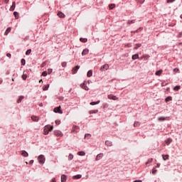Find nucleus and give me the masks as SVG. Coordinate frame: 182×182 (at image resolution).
<instances>
[{
    "mask_svg": "<svg viewBox=\"0 0 182 182\" xmlns=\"http://www.w3.org/2000/svg\"><path fill=\"white\" fill-rule=\"evenodd\" d=\"M176 0H167L168 4H172V2H174Z\"/></svg>",
    "mask_w": 182,
    "mask_h": 182,
    "instance_id": "09e8293b",
    "label": "nucleus"
},
{
    "mask_svg": "<svg viewBox=\"0 0 182 182\" xmlns=\"http://www.w3.org/2000/svg\"><path fill=\"white\" fill-rule=\"evenodd\" d=\"M29 164H33V160H31Z\"/></svg>",
    "mask_w": 182,
    "mask_h": 182,
    "instance_id": "13d9d810",
    "label": "nucleus"
},
{
    "mask_svg": "<svg viewBox=\"0 0 182 182\" xmlns=\"http://www.w3.org/2000/svg\"><path fill=\"white\" fill-rule=\"evenodd\" d=\"M16 6V4L15 3V1H13L12 6H11V8H10V11H11V12H14V11H15Z\"/></svg>",
    "mask_w": 182,
    "mask_h": 182,
    "instance_id": "1a4fd4ad",
    "label": "nucleus"
},
{
    "mask_svg": "<svg viewBox=\"0 0 182 182\" xmlns=\"http://www.w3.org/2000/svg\"><path fill=\"white\" fill-rule=\"evenodd\" d=\"M116 5L114 4H111L109 5V9H114L115 8Z\"/></svg>",
    "mask_w": 182,
    "mask_h": 182,
    "instance_id": "c756f323",
    "label": "nucleus"
},
{
    "mask_svg": "<svg viewBox=\"0 0 182 182\" xmlns=\"http://www.w3.org/2000/svg\"><path fill=\"white\" fill-rule=\"evenodd\" d=\"M160 73H161V70H160Z\"/></svg>",
    "mask_w": 182,
    "mask_h": 182,
    "instance_id": "338daca9",
    "label": "nucleus"
},
{
    "mask_svg": "<svg viewBox=\"0 0 182 182\" xmlns=\"http://www.w3.org/2000/svg\"><path fill=\"white\" fill-rule=\"evenodd\" d=\"M99 103H100V100H98L97 102H92L90 103V105L91 106H95V105H99Z\"/></svg>",
    "mask_w": 182,
    "mask_h": 182,
    "instance_id": "dca6fc26",
    "label": "nucleus"
},
{
    "mask_svg": "<svg viewBox=\"0 0 182 182\" xmlns=\"http://www.w3.org/2000/svg\"><path fill=\"white\" fill-rule=\"evenodd\" d=\"M11 27L7 28V29L6 30V31L4 33V35H6V36L8 35V33H9V32H11Z\"/></svg>",
    "mask_w": 182,
    "mask_h": 182,
    "instance_id": "aec40b11",
    "label": "nucleus"
},
{
    "mask_svg": "<svg viewBox=\"0 0 182 182\" xmlns=\"http://www.w3.org/2000/svg\"><path fill=\"white\" fill-rule=\"evenodd\" d=\"M52 72H53V70H52V69L49 68V69L48 70V75H50V73H52Z\"/></svg>",
    "mask_w": 182,
    "mask_h": 182,
    "instance_id": "de8ad7c7",
    "label": "nucleus"
},
{
    "mask_svg": "<svg viewBox=\"0 0 182 182\" xmlns=\"http://www.w3.org/2000/svg\"><path fill=\"white\" fill-rule=\"evenodd\" d=\"M86 82H84L82 85H81V87L82 89H84V90H89V87L85 84Z\"/></svg>",
    "mask_w": 182,
    "mask_h": 182,
    "instance_id": "0eeeda50",
    "label": "nucleus"
},
{
    "mask_svg": "<svg viewBox=\"0 0 182 182\" xmlns=\"http://www.w3.org/2000/svg\"><path fill=\"white\" fill-rule=\"evenodd\" d=\"M14 15L16 19H18V18H19V13L14 11Z\"/></svg>",
    "mask_w": 182,
    "mask_h": 182,
    "instance_id": "5701e85b",
    "label": "nucleus"
},
{
    "mask_svg": "<svg viewBox=\"0 0 182 182\" xmlns=\"http://www.w3.org/2000/svg\"><path fill=\"white\" fill-rule=\"evenodd\" d=\"M97 112H99V110H97V109L91 110V111H90V114H93L95 113H97Z\"/></svg>",
    "mask_w": 182,
    "mask_h": 182,
    "instance_id": "7c9ffc66",
    "label": "nucleus"
},
{
    "mask_svg": "<svg viewBox=\"0 0 182 182\" xmlns=\"http://www.w3.org/2000/svg\"><path fill=\"white\" fill-rule=\"evenodd\" d=\"M149 58H150V56H149V55H143L141 57V59H144L145 60H147V59H149Z\"/></svg>",
    "mask_w": 182,
    "mask_h": 182,
    "instance_id": "72a5a7b5",
    "label": "nucleus"
},
{
    "mask_svg": "<svg viewBox=\"0 0 182 182\" xmlns=\"http://www.w3.org/2000/svg\"><path fill=\"white\" fill-rule=\"evenodd\" d=\"M73 178H75L76 180H78L79 178H82V175H76L73 177Z\"/></svg>",
    "mask_w": 182,
    "mask_h": 182,
    "instance_id": "bb28decb",
    "label": "nucleus"
},
{
    "mask_svg": "<svg viewBox=\"0 0 182 182\" xmlns=\"http://www.w3.org/2000/svg\"><path fill=\"white\" fill-rule=\"evenodd\" d=\"M21 154L23 156V157H28V156H29V154H28L26 151H21Z\"/></svg>",
    "mask_w": 182,
    "mask_h": 182,
    "instance_id": "9b49d317",
    "label": "nucleus"
},
{
    "mask_svg": "<svg viewBox=\"0 0 182 182\" xmlns=\"http://www.w3.org/2000/svg\"><path fill=\"white\" fill-rule=\"evenodd\" d=\"M53 112L55 113H60V114H62V113H63L62 112V110H60V107H57L54 108Z\"/></svg>",
    "mask_w": 182,
    "mask_h": 182,
    "instance_id": "423d86ee",
    "label": "nucleus"
},
{
    "mask_svg": "<svg viewBox=\"0 0 182 182\" xmlns=\"http://www.w3.org/2000/svg\"><path fill=\"white\" fill-rule=\"evenodd\" d=\"M55 134L58 137H62V136H63V134H62V132H60V131H55Z\"/></svg>",
    "mask_w": 182,
    "mask_h": 182,
    "instance_id": "9d476101",
    "label": "nucleus"
},
{
    "mask_svg": "<svg viewBox=\"0 0 182 182\" xmlns=\"http://www.w3.org/2000/svg\"><path fill=\"white\" fill-rule=\"evenodd\" d=\"M105 144H106V146H108L109 147H110V146H112V141H106Z\"/></svg>",
    "mask_w": 182,
    "mask_h": 182,
    "instance_id": "a878e982",
    "label": "nucleus"
},
{
    "mask_svg": "<svg viewBox=\"0 0 182 182\" xmlns=\"http://www.w3.org/2000/svg\"><path fill=\"white\" fill-rule=\"evenodd\" d=\"M181 19H182V14L180 16Z\"/></svg>",
    "mask_w": 182,
    "mask_h": 182,
    "instance_id": "69168bd1",
    "label": "nucleus"
},
{
    "mask_svg": "<svg viewBox=\"0 0 182 182\" xmlns=\"http://www.w3.org/2000/svg\"><path fill=\"white\" fill-rule=\"evenodd\" d=\"M31 119L33 120V122H38L39 121V117L32 116Z\"/></svg>",
    "mask_w": 182,
    "mask_h": 182,
    "instance_id": "4468645a",
    "label": "nucleus"
},
{
    "mask_svg": "<svg viewBox=\"0 0 182 182\" xmlns=\"http://www.w3.org/2000/svg\"><path fill=\"white\" fill-rule=\"evenodd\" d=\"M48 89H49V84L44 86L43 90H48Z\"/></svg>",
    "mask_w": 182,
    "mask_h": 182,
    "instance_id": "58836bf2",
    "label": "nucleus"
},
{
    "mask_svg": "<svg viewBox=\"0 0 182 182\" xmlns=\"http://www.w3.org/2000/svg\"><path fill=\"white\" fill-rule=\"evenodd\" d=\"M87 53H89V49L85 48L82 50V55L85 56V55H87Z\"/></svg>",
    "mask_w": 182,
    "mask_h": 182,
    "instance_id": "f8f14e48",
    "label": "nucleus"
},
{
    "mask_svg": "<svg viewBox=\"0 0 182 182\" xmlns=\"http://www.w3.org/2000/svg\"><path fill=\"white\" fill-rule=\"evenodd\" d=\"M41 76H44V77L48 76V72L46 71L43 72Z\"/></svg>",
    "mask_w": 182,
    "mask_h": 182,
    "instance_id": "4c0bfd02",
    "label": "nucleus"
},
{
    "mask_svg": "<svg viewBox=\"0 0 182 182\" xmlns=\"http://www.w3.org/2000/svg\"><path fill=\"white\" fill-rule=\"evenodd\" d=\"M2 83V80H0V85Z\"/></svg>",
    "mask_w": 182,
    "mask_h": 182,
    "instance_id": "0e129e2a",
    "label": "nucleus"
},
{
    "mask_svg": "<svg viewBox=\"0 0 182 182\" xmlns=\"http://www.w3.org/2000/svg\"><path fill=\"white\" fill-rule=\"evenodd\" d=\"M52 182H56V178H53Z\"/></svg>",
    "mask_w": 182,
    "mask_h": 182,
    "instance_id": "052dcab7",
    "label": "nucleus"
},
{
    "mask_svg": "<svg viewBox=\"0 0 182 182\" xmlns=\"http://www.w3.org/2000/svg\"><path fill=\"white\" fill-rule=\"evenodd\" d=\"M156 76H160V70L156 71Z\"/></svg>",
    "mask_w": 182,
    "mask_h": 182,
    "instance_id": "3c124183",
    "label": "nucleus"
},
{
    "mask_svg": "<svg viewBox=\"0 0 182 182\" xmlns=\"http://www.w3.org/2000/svg\"><path fill=\"white\" fill-rule=\"evenodd\" d=\"M140 126V122H135L134 123V127H139Z\"/></svg>",
    "mask_w": 182,
    "mask_h": 182,
    "instance_id": "393cba45",
    "label": "nucleus"
},
{
    "mask_svg": "<svg viewBox=\"0 0 182 182\" xmlns=\"http://www.w3.org/2000/svg\"><path fill=\"white\" fill-rule=\"evenodd\" d=\"M80 42H82L83 43H86V42H87V38H80Z\"/></svg>",
    "mask_w": 182,
    "mask_h": 182,
    "instance_id": "b1692460",
    "label": "nucleus"
},
{
    "mask_svg": "<svg viewBox=\"0 0 182 182\" xmlns=\"http://www.w3.org/2000/svg\"><path fill=\"white\" fill-rule=\"evenodd\" d=\"M38 160L40 164H45V161H46V159H45V156H43V155H40V156H38Z\"/></svg>",
    "mask_w": 182,
    "mask_h": 182,
    "instance_id": "f03ea898",
    "label": "nucleus"
},
{
    "mask_svg": "<svg viewBox=\"0 0 182 182\" xmlns=\"http://www.w3.org/2000/svg\"><path fill=\"white\" fill-rule=\"evenodd\" d=\"M127 23H128L129 25H132V23H134V20H132V21H129L127 22Z\"/></svg>",
    "mask_w": 182,
    "mask_h": 182,
    "instance_id": "49530a36",
    "label": "nucleus"
},
{
    "mask_svg": "<svg viewBox=\"0 0 182 182\" xmlns=\"http://www.w3.org/2000/svg\"><path fill=\"white\" fill-rule=\"evenodd\" d=\"M136 59H139V54H135L132 55V60H136Z\"/></svg>",
    "mask_w": 182,
    "mask_h": 182,
    "instance_id": "4be33fe9",
    "label": "nucleus"
},
{
    "mask_svg": "<svg viewBox=\"0 0 182 182\" xmlns=\"http://www.w3.org/2000/svg\"><path fill=\"white\" fill-rule=\"evenodd\" d=\"M5 4H9V0H4Z\"/></svg>",
    "mask_w": 182,
    "mask_h": 182,
    "instance_id": "4d7b16f0",
    "label": "nucleus"
},
{
    "mask_svg": "<svg viewBox=\"0 0 182 182\" xmlns=\"http://www.w3.org/2000/svg\"><path fill=\"white\" fill-rule=\"evenodd\" d=\"M68 160H73V154H70L68 156Z\"/></svg>",
    "mask_w": 182,
    "mask_h": 182,
    "instance_id": "f704fd0d",
    "label": "nucleus"
},
{
    "mask_svg": "<svg viewBox=\"0 0 182 182\" xmlns=\"http://www.w3.org/2000/svg\"><path fill=\"white\" fill-rule=\"evenodd\" d=\"M143 28H139L138 30L132 31V33H136L137 32H139V31H141Z\"/></svg>",
    "mask_w": 182,
    "mask_h": 182,
    "instance_id": "ea45409f",
    "label": "nucleus"
},
{
    "mask_svg": "<svg viewBox=\"0 0 182 182\" xmlns=\"http://www.w3.org/2000/svg\"><path fill=\"white\" fill-rule=\"evenodd\" d=\"M79 69H80V66L79 65H77L75 68H73L72 70V74L75 75V73H77V70H79Z\"/></svg>",
    "mask_w": 182,
    "mask_h": 182,
    "instance_id": "20e7f679",
    "label": "nucleus"
},
{
    "mask_svg": "<svg viewBox=\"0 0 182 182\" xmlns=\"http://www.w3.org/2000/svg\"><path fill=\"white\" fill-rule=\"evenodd\" d=\"M181 87L180 85H177L173 88V90H175V92H178V90H180Z\"/></svg>",
    "mask_w": 182,
    "mask_h": 182,
    "instance_id": "c85d7f7f",
    "label": "nucleus"
},
{
    "mask_svg": "<svg viewBox=\"0 0 182 182\" xmlns=\"http://www.w3.org/2000/svg\"><path fill=\"white\" fill-rule=\"evenodd\" d=\"M151 161H153V159H149V161H147V162L146 163V165L147 166V164H148V163H151Z\"/></svg>",
    "mask_w": 182,
    "mask_h": 182,
    "instance_id": "864d4df0",
    "label": "nucleus"
},
{
    "mask_svg": "<svg viewBox=\"0 0 182 182\" xmlns=\"http://www.w3.org/2000/svg\"><path fill=\"white\" fill-rule=\"evenodd\" d=\"M24 97L23 96H21L18 100H17V103H21V102H22V100H23Z\"/></svg>",
    "mask_w": 182,
    "mask_h": 182,
    "instance_id": "cd10ccee",
    "label": "nucleus"
},
{
    "mask_svg": "<svg viewBox=\"0 0 182 182\" xmlns=\"http://www.w3.org/2000/svg\"><path fill=\"white\" fill-rule=\"evenodd\" d=\"M58 16H59V18H65V14L62 11H58Z\"/></svg>",
    "mask_w": 182,
    "mask_h": 182,
    "instance_id": "2eb2a0df",
    "label": "nucleus"
},
{
    "mask_svg": "<svg viewBox=\"0 0 182 182\" xmlns=\"http://www.w3.org/2000/svg\"><path fill=\"white\" fill-rule=\"evenodd\" d=\"M39 83H43V80H39Z\"/></svg>",
    "mask_w": 182,
    "mask_h": 182,
    "instance_id": "680f3d73",
    "label": "nucleus"
},
{
    "mask_svg": "<svg viewBox=\"0 0 182 182\" xmlns=\"http://www.w3.org/2000/svg\"><path fill=\"white\" fill-rule=\"evenodd\" d=\"M108 99L111 100H119V97L113 95H108L107 96Z\"/></svg>",
    "mask_w": 182,
    "mask_h": 182,
    "instance_id": "39448f33",
    "label": "nucleus"
},
{
    "mask_svg": "<svg viewBox=\"0 0 182 182\" xmlns=\"http://www.w3.org/2000/svg\"><path fill=\"white\" fill-rule=\"evenodd\" d=\"M79 129V127L73 125V132H75L77 133V130Z\"/></svg>",
    "mask_w": 182,
    "mask_h": 182,
    "instance_id": "f3484780",
    "label": "nucleus"
},
{
    "mask_svg": "<svg viewBox=\"0 0 182 182\" xmlns=\"http://www.w3.org/2000/svg\"><path fill=\"white\" fill-rule=\"evenodd\" d=\"M173 72H175V73H177V72H178V68H175L173 70Z\"/></svg>",
    "mask_w": 182,
    "mask_h": 182,
    "instance_id": "5fc2aeb1",
    "label": "nucleus"
},
{
    "mask_svg": "<svg viewBox=\"0 0 182 182\" xmlns=\"http://www.w3.org/2000/svg\"><path fill=\"white\" fill-rule=\"evenodd\" d=\"M166 102H171L173 100V98L171 97H168L166 98Z\"/></svg>",
    "mask_w": 182,
    "mask_h": 182,
    "instance_id": "2f4dec72",
    "label": "nucleus"
},
{
    "mask_svg": "<svg viewBox=\"0 0 182 182\" xmlns=\"http://www.w3.org/2000/svg\"><path fill=\"white\" fill-rule=\"evenodd\" d=\"M61 182H66V175L61 176Z\"/></svg>",
    "mask_w": 182,
    "mask_h": 182,
    "instance_id": "6ab92c4d",
    "label": "nucleus"
},
{
    "mask_svg": "<svg viewBox=\"0 0 182 182\" xmlns=\"http://www.w3.org/2000/svg\"><path fill=\"white\" fill-rule=\"evenodd\" d=\"M160 120H166V118H164V117H161V118H160Z\"/></svg>",
    "mask_w": 182,
    "mask_h": 182,
    "instance_id": "bf43d9fd",
    "label": "nucleus"
},
{
    "mask_svg": "<svg viewBox=\"0 0 182 182\" xmlns=\"http://www.w3.org/2000/svg\"><path fill=\"white\" fill-rule=\"evenodd\" d=\"M138 2H139V4H143L144 2V0H139Z\"/></svg>",
    "mask_w": 182,
    "mask_h": 182,
    "instance_id": "6e6d98bb",
    "label": "nucleus"
},
{
    "mask_svg": "<svg viewBox=\"0 0 182 182\" xmlns=\"http://www.w3.org/2000/svg\"><path fill=\"white\" fill-rule=\"evenodd\" d=\"M55 124H60V120H55Z\"/></svg>",
    "mask_w": 182,
    "mask_h": 182,
    "instance_id": "603ef678",
    "label": "nucleus"
},
{
    "mask_svg": "<svg viewBox=\"0 0 182 182\" xmlns=\"http://www.w3.org/2000/svg\"><path fill=\"white\" fill-rule=\"evenodd\" d=\"M157 172V170H156V168H154L153 169H152V174H156V173Z\"/></svg>",
    "mask_w": 182,
    "mask_h": 182,
    "instance_id": "a18cd8bd",
    "label": "nucleus"
},
{
    "mask_svg": "<svg viewBox=\"0 0 182 182\" xmlns=\"http://www.w3.org/2000/svg\"><path fill=\"white\" fill-rule=\"evenodd\" d=\"M93 75V73L92 72V70H89L87 73V77H92V75Z\"/></svg>",
    "mask_w": 182,
    "mask_h": 182,
    "instance_id": "a211bd4d",
    "label": "nucleus"
},
{
    "mask_svg": "<svg viewBox=\"0 0 182 182\" xmlns=\"http://www.w3.org/2000/svg\"><path fill=\"white\" fill-rule=\"evenodd\" d=\"M103 154L100 153L98 155H97L96 158H95V161H99V160H100V159H102L103 157Z\"/></svg>",
    "mask_w": 182,
    "mask_h": 182,
    "instance_id": "6e6552de",
    "label": "nucleus"
},
{
    "mask_svg": "<svg viewBox=\"0 0 182 182\" xmlns=\"http://www.w3.org/2000/svg\"><path fill=\"white\" fill-rule=\"evenodd\" d=\"M172 141H173V139H171V138H168L165 141V143H166V144H167V146H168V144H170Z\"/></svg>",
    "mask_w": 182,
    "mask_h": 182,
    "instance_id": "ddd939ff",
    "label": "nucleus"
},
{
    "mask_svg": "<svg viewBox=\"0 0 182 182\" xmlns=\"http://www.w3.org/2000/svg\"><path fill=\"white\" fill-rule=\"evenodd\" d=\"M6 56H7V58H9V59H11V53H8L6 54Z\"/></svg>",
    "mask_w": 182,
    "mask_h": 182,
    "instance_id": "8fccbe9b",
    "label": "nucleus"
},
{
    "mask_svg": "<svg viewBox=\"0 0 182 182\" xmlns=\"http://www.w3.org/2000/svg\"><path fill=\"white\" fill-rule=\"evenodd\" d=\"M31 52H32V50L28 49L26 52V55H31Z\"/></svg>",
    "mask_w": 182,
    "mask_h": 182,
    "instance_id": "a19ab883",
    "label": "nucleus"
},
{
    "mask_svg": "<svg viewBox=\"0 0 182 182\" xmlns=\"http://www.w3.org/2000/svg\"><path fill=\"white\" fill-rule=\"evenodd\" d=\"M61 65H62L63 68H66V65H68V63L66 62H63V63H62Z\"/></svg>",
    "mask_w": 182,
    "mask_h": 182,
    "instance_id": "c03bdc74",
    "label": "nucleus"
},
{
    "mask_svg": "<svg viewBox=\"0 0 182 182\" xmlns=\"http://www.w3.org/2000/svg\"><path fill=\"white\" fill-rule=\"evenodd\" d=\"M91 136H92V135H90V134H86L85 135V139H86V137H87V139H90Z\"/></svg>",
    "mask_w": 182,
    "mask_h": 182,
    "instance_id": "79ce46f5",
    "label": "nucleus"
},
{
    "mask_svg": "<svg viewBox=\"0 0 182 182\" xmlns=\"http://www.w3.org/2000/svg\"><path fill=\"white\" fill-rule=\"evenodd\" d=\"M25 63H26V61H25V59H21V65H23V66H25Z\"/></svg>",
    "mask_w": 182,
    "mask_h": 182,
    "instance_id": "37998d69",
    "label": "nucleus"
},
{
    "mask_svg": "<svg viewBox=\"0 0 182 182\" xmlns=\"http://www.w3.org/2000/svg\"><path fill=\"white\" fill-rule=\"evenodd\" d=\"M157 167H159V164H157Z\"/></svg>",
    "mask_w": 182,
    "mask_h": 182,
    "instance_id": "774afa93",
    "label": "nucleus"
},
{
    "mask_svg": "<svg viewBox=\"0 0 182 182\" xmlns=\"http://www.w3.org/2000/svg\"><path fill=\"white\" fill-rule=\"evenodd\" d=\"M162 157L164 161L168 160V155H162Z\"/></svg>",
    "mask_w": 182,
    "mask_h": 182,
    "instance_id": "473e14b6",
    "label": "nucleus"
},
{
    "mask_svg": "<svg viewBox=\"0 0 182 182\" xmlns=\"http://www.w3.org/2000/svg\"><path fill=\"white\" fill-rule=\"evenodd\" d=\"M134 182H141V181H140V180H136V181H134Z\"/></svg>",
    "mask_w": 182,
    "mask_h": 182,
    "instance_id": "e2e57ef3",
    "label": "nucleus"
},
{
    "mask_svg": "<svg viewBox=\"0 0 182 182\" xmlns=\"http://www.w3.org/2000/svg\"><path fill=\"white\" fill-rule=\"evenodd\" d=\"M77 155L78 156H85L86 153H85V151H81L77 152Z\"/></svg>",
    "mask_w": 182,
    "mask_h": 182,
    "instance_id": "412c9836",
    "label": "nucleus"
},
{
    "mask_svg": "<svg viewBox=\"0 0 182 182\" xmlns=\"http://www.w3.org/2000/svg\"><path fill=\"white\" fill-rule=\"evenodd\" d=\"M141 46V44H136V47L134 48V50L139 49Z\"/></svg>",
    "mask_w": 182,
    "mask_h": 182,
    "instance_id": "c9c22d12",
    "label": "nucleus"
},
{
    "mask_svg": "<svg viewBox=\"0 0 182 182\" xmlns=\"http://www.w3.org/2000/svg\"><path fill=\"white\" fill-rule=\"evenodd\" d=\"M52 130H53V126L46 125L44 127L43 134H49V132H52Z\"/></svg>",
    "mask_w": 182,
    "mask_h": 182,
    "instance_id": "f257e3e1",
    "label": "nucleus"
},
{
    "mask_svg": "<svg viewBox=\"0 0 182 182\" xmlns=\"http://www.w3.org/2000/svg\"><path fill=\"white\" fill-rule=\"evenodd\" d=\"M109 70V64H105L104 65L101 66L100 68V72H105V70Z\"/></svg>",
    "mask_w": 182,
    "mask_h": 182,
    "instance_id": "7ed1b4c3",
    "label": "nucleus"
},
{
    "mask_svg": "<svg viewBox=\"0 0 182 182\" xmlns=\"http://www.w3.org/2000/svg\"><path fill=\"white\" fill-rule=\"evenodd\" d=\"M23 80H26V78L28 77V75L23 74L22 76H21Z\"/></svg>",
    "mask_w": 182,
    "mask_h": 182,
    "instance_id": "e433bc0d",
    "label": "nucleus"
}]
</instances>
